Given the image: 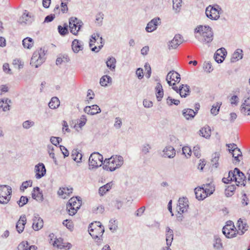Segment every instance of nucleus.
I'll use <instances>...</instances> for the list:
<instances>
[{"mask_svg":"<svg viewBox=\"0 0 250 250\" xmlns=\"http://www.w3.org/2000/svg\"><path fill=\"white\" fill-rule=\"evenodd\" d=\"M124 163L123 157L120 155H113L105 159L103 163V168L107 171H113L120 167Z\"/></svg>","mask_w":250,"mask_h":250,"instance_id":"obj_1","label":"nucleus"},{"mask_svg":"<svg viewBox=\"0 0 250 250\" xmlns=\"http://www.w3.org/2000/svg\"><path fill=\"white\" fill-rule=\"evenodd\" d=\"M195 32L200 34V40L203 43H209L213 40V33L211 28L208 26L200 25L195 28Z\"/></svg>","mask_w":250,"mask_h":250,"instance_id":"obj_2","label":"nucleus"},{"mask_svg":"<svg viewBox=\"0 0 250 250\" xmlns=\"http://www.w3.org/2000/svg\"><path fill=\"white\" fill-rule=\"evenodd\" d=\"M88 232L93 239H99L104 232V229L100 222H95L89 225Z\"/></svg>","mask_w":250,"mask_h":250,"instance_id":"obj_3","label":"nucleus"},{"mask_svg":"<svg viewBox=\"0 0 250 250\" xmlns=\"http://www.w3.org/2000/svg\"><path fill=\"white\" fill-rule=\"evenodd\" d=\"M80 198L77 197H72L69 200L66 204V210L70 215H75L80 208L82 204V201Z\"/></svg>","mask_w":250,"mask_h":250,"instance_id":"obj_4","label":"nucleus"},{"mask_svg":"<svg viewBox=\"0 0 250 250\" xmlns=\"http://www.w3.org/2000/svg\"><path fill=\"white\" fill-rule=\"evenodd\" d=\"M44 50L40 48L35 51L32 55L30 61V64L35 68L38 67L41 65L45 60Z\"/></svg>","mask_w":250,"mask_h":250,"instance_id":"obj_5","label":"nucleus"},{"mask_svg":"<svg viewBox=\"0 0 250 250\" xmlns=\"http://www.w3.org/2000/svg\"><path fill=\"white\" fill-rule=\"evenodd\" d=\"M103 156L98 152L92 153L89 158V168H96L103 165Z\"/></svg>","mask_w":250,"mask_h":250,"instance_id":"obj_6","label":"nucleus"},{"mask_svg":"<svg viewBox=\"0 0 250 250\" xmlns=\"http://www.w3.org/2000/svg\"><path fill=\"white\" fill-rule=\"evenodd\" d=\"M12 188L6 185L0 186V203L6 204L9 202L11 198Z\"/></svg>","mask_w":250,"mask_h":250,"instance_id":"obj_7","label":"nucleus"},{"mask_svg":"<svg viewBox=\"0 0 250 250\" xmlns=\"http://www.w3.org/2000/svg\"><path fill=\"white\" fill-rule=\"evenodd\" d=\"M70 32L74 35H77L83 23L77 18L71 17L69 21Z\"/></svg>","mask_w":250,"mask_h":250,"instance_id":"obj_8","label":"nucleus"},{"mask_svg":"<svg viewBox=\"0 0 250 250\" xmlns=\"http://www.w3.org/2000/svg\"><path fill=\"white\" fill-rule=\"evenodd\" d=\"M218 9H221L218 5H216V7L208 6L206 10V16L211 20H217L220 17Z\"/></svg>","mask_w":250,"mask_h":250,"instance_id":"obj_9","label":"nucleus"},{"mask_svg":"<svg viewBox=\"0 0 250 250\" xmlns=\"http://www.w3.org/2000/svg\"><path fill=\"white\" fill-rule=\"evenodd\" d=\"M188 200L186 198H180L178 200V203L176 207V210L178 212L184 213L188 210Z\"/></svg>","mask_w":250,"mask_h":250,"instance_id":"obj_10","label":"nucleus"},{"mask_svg":"<svg viewBox=\"0 0 250 250\" xmlns=\"http://www.w3.org/2000/svg\"><path fill=\"white\" fill-rule=\"evenodd\" d=\"M180 75L179 73L175 71H170L167 75L166 77V81H167L169 85H172L171 81H174V83H179L180 81Z\"/></svg>","mask_w":250,"mask_h":250,"instance_id":"obj_11","label":"nucleus"},{"mask_svg":"<svg viewBox=\"0 0 250 250\" xmlns=\"http://www.w3.org/2000/svg\"><path fill=\"white\" fill-rule=\"evenodd\" d=\"M43 226V221L38 214H35L33 218L32 228L35 231L41 229Z\"/></svg>","mask_w":250,"mask_h":250,"instance_id":"obj_12","label":"nucleus"},{"mask_svg":"<svg viewBox=\"0 0 250 250\" xmlns=\"http://www.w3.org/2000/svg\"><path fill=\"white\" fill-rule=\"evenodd\" d=\"M234 225H226L222 229L223 234L228 238L235 236L236 230Z\"/></svg>","mask_w":250,"mask_h":250,"instance_id":"obj_13","label":"nucleus"},{"mask_svg":"<svg viewBox=\"0 0 250 250\" xmlns=\"http://www.w3.org/2000/svg\"><path fill=\"white\" fill-rule=\"evenodd\" d=\"M226 54L227 51L224 48L222 47L218 49L215 52L214 56L215 61L218 63H221L223 62Z\"/></svg>","mask_w":250,"mask_h":250,"instance_id":"obj_14","label":"nucleus"},{"mask_svg":"<svg viewBox=\"0 0 250 250\" xmlns=\"http://www.w3.org/2000/svg\"><path fill=\"white\" fill-rule=\"evenodd\" d=\"M235 171L236 172V179L234 181L237 183V185H239L245 186L246 181L245 180L246 177L244 174L241 172L238 168H235Z\"/></svg>","mask_w":250,"mask_h":250,"instance_id":"obj_15","label":"nucleus"},{"mask_svg":"<svg viewBox=\"0 0 250 250\" xmlns=\"http://www.w3.org/2000/svg\"><path fill=\"white\" fill-rule=\"evenodd\" d=\"M182 42V38L180 35L175 36L172 40L169 42L168 48L173 49L176 48Z\"/></svg>","mask_w":250,"mask_h":250,"instance_id":"obj_16","label":"nucleus"},{"mask_svg":"<svg viewBox=\"0 0 250 250\" xmlns=\"http://www.w3.org/2000/svg\"><path fill=\"white\" fill-rule=\"evenodd\" d=\"M36 178L40 179L43 177L46 173V169L44 165L42 163H39L35 166Z\"/></svg>","mask_w":250,"mask_h":250,"instance_id":"obj_17","label":"nucleus"},{"mask_svg":"<svg viewBox=\"0 0 250 250\" xmlns=\"http://www.w3.org/2000/svg\"><path fill=\"white\" fill-rule=\"evenodd\" d=\"M26 223V217L25 215H22L21 216L19 220H18V222L16 224V229L17 231L21 233L25 227V225Z\"/></svg>","mask_w":250,"mask_h":250,"instance_id":"obj_18","label":"nucleus"},{"mask_svg":"<svg viewBox=\"0 0 250 250\" xmlns=\"http://www.w3.org/2000/svg\"><path fill=\"white\" fill-rule=\"evenodd\" d=\"M53 245L61 249L66 248L67 250H69L72 247V245L70 243L64 242L61 238L57 239L54 241Z\"/></svg>","mask_w":250,"mask_h":250,"instance_id":"obj_19","label":"nucleus"},{"mask_svg":"<svg viewBox=\"0 0 250 250\" xmlns=\"http://www.w3.org/2000/svg\"><path fill=\"white\" fill-rule=\"evenodd\" d=\"M96 36H97L98 37H100L99 34L97 33L96 35L95 34H94L91 36V39H90V42H89V46L91 48V50L92 51H94L95 52H98L100 51V50L103 46V45L102 44L103 38L102 37H100L101 43H102V44L101 45L99 46L98 47H97V46H94V47H92L93 43H95V42L96 40Z\"/></svg>","mask_w":250,"mask_h":250,"instance_id":"obj_20","label":"nucleus"},{"mask_svg":"<svg viewBox=\"0 0 250 250\" xmlns=\"http://www.w3.org/2000/svg\"><path fill=\"white\" fill-rule=\"evenodd\" d=\"M159 18H154L149 21L146 28V30L147 32H151L156 29L158 26V21H160Z\"/></svg>","mask_w":250,"mask_h":250,"instance_id":"obj_21","label":"nucleus"},{"mask_svg":"<svg viewBox=\"0 0 250 250\" xmlns=\"http://www.w3.org/2000/svg\"><path fill=\"white\" fill-rule=\"evenodd\" d=\"M84 111L90 115H95L100 113L101 110L100 108L96 104L91 106H87L84 109Z\"/></svg>","mask_w":250,"mask_h":250,"instance_id":"obj_22","label":"nucleus"},{"mask_svg":"<svg viewBox=\"0 0 250 250\" xmlns=\"http://www.w3.org/2000/svg\"><path fill=\"white\" fill-rule=\"evenodd\" d=\"M237 224L239 229L237 233L239 234L242 235L248 230L249 227L246 221H243L241 219H239L237 221Z\"/></svg>","mask_w":250,"mask_h":250,"instance_id":"obj_23","label":"nucleus"},{"mask_svg":"<svg viewBox=\"0 0 250 250\" xmlns=\"http://www.w3.org/2000/svg\"><path fill=\"white\" fill-rule=\"evenodd\" d=\"M83 42L79 41L78 40L75 39L72 43V49L73 51L77 53L80 51L82 50L83 48Z\"/></svg>","mask_w":250,"mask_h":250,"instance_id":"obj_24","label":"nucleus"},{"mask_svg":"<svg viewBox=\"0 0 250 250\" xmlns=\"http://www.w3.org/2000/svg\"><path fill=\"white\" fill-rule=\"evenodd\" d=\"M164 156L169 158H173L175 157L176 152L173 146H167L163 150Z\"/></svg>","mask_w":250,"mask_h":250,"instance_id":"obj_25","label":"nucleus"},{"mask_svg":"<svg viewBox=\"0 0 250 250\" xmlns=\"http://www.w3.org/2000/svg\"><path fill=\"white\" fill-rule=\"evenodd\" d=\"M32 197L33 199L38 201H42L43 197L42 192L40 191L39 187L34 188L32 193Z\"/></svg>","mask_w":250,"mask_h":250,"instance_id":"obj_26","label":"nucleus"},{"mask_svg":"<svg viewBox=\"0 0 250 250\" xmlns=\"http://www.w3.org/2000/svg\"><path fill=\"white\" fill-rule=\"evenodd\" d=\"M232 146L234 147V150H232L231 152L232 157L234 158L235 161H236V163H238L240 161V158L242 157V152L240 149L237 147L236 144H233Z\"/></svg>","mask_w":250,"mask_h":250,"instance_id":"obj_27","label":"nucleus"},{"mask_svg":"<svg viewBox=\"0 0 250 250\" xmlns=\"http://www.w3.org/2000/svg\"><path fill=\"white\" fill-rule=\"evenodd\" d=\"M182 114L187 120H191L196 115V112L192 109L186 108L183 110Z\"/></svg>","mask_w":250,"mask_h":250,"instance_id":"obj_28","label":"nucleus"},{"mask_svg":"<svg viewBox=\"0 0 250 250\" xmlns=\"http://www.w3.org/2000/svg\"><path fill=\"white\" fill-rule=\"evenodd\" d=\"M166 236L167 247L169 248L173 239V232L168 227L166 228Z\"/></svg>","mask_w":250,"mask_h":250,"instance_id":"obj_29","label":"nucleus"},{"mask_svg":"<svg viewBox=\"0 0 250 250\" xmlns=\"http://www.w3.org/2000/svg\"><path fill=\"white\" fill-rule=\"evenodd\" d=\"M196 198L198 200H203L206 198L208 196L205 192V190L202 188H195L194 189Z\"/></svg>","mask_w":250,"mask_h":250,"instance_id":"obj_30","label":"nucleus"},{"mask_svg":"<svg viewBox=\"0 0 250 250\" xmlns=\"http://www.w3.org/2000/svg\"><path fill=\"white\" fill-rule=\"evenodd\" d=\"M33 19L29 15V13L26 12V11L23 14V15L20 18L19 22L21 23L29 24L32 22Z\"/></svg>","mask_w":250,"mask_h":250,"instance_id":"obj_31","label":"nucleus"},{"mask_svg":"<svg viewBox=\"0 0 250 250\" xmlns=\"http://www.w3.org/2000/svg\"><path fill=\"white\" fill-rule=\"evenodd\" d=\"M179 91L181 97H186L190 92L189 86L187 84H182L179 87Z\"/></svg>","mask_w":250,"mask_h":250,"instance_id":"obj_32","label":"nucleus"},{"mask_svg":"<svg viewBox=\"0 0 250 250\" xmlns=\"http://www.w3.org/2000/svg\"><path fill=\"white\" fill-rule=\"evenodd\" d=\"M11 103V100L9 99H0V108H2L4 111H8L10 110V104Z\"/></svg>","mask_w":250,"mask_h":250,"instance_id":"obj_33","label":"nucleus"},{"mask_svg":"<svg viewBox=\"0 0 250 250\" xmlns=\"http://www.w3.org/2000/svg\"><path fill=\"white\" fill-rule=\"evenodd\" d=\"M199 134L200 136L208 139L211 135V129L209 126L206 125L202 127L199 130Z\"/></svg>","mask_w":250,"mask_h":250,"instance_id":"obj_34","label":"nucleus"},{"mask_svg":"<svg viewBox=\"0 0 250 250\" xmlns=\"http://www.w3.org/2000/svg\"><path fill=\"white\" fill-rule=\"evenodd\" d=\"M116 60L113 57H109L106 61L107 67L111 71H115L116 68Z\"/></svg>","mask_w":250,"mask_h":250,"instance_id":"obj_35","label":"nucleus"},{"mask_svg":"<svg viewBox=\"0 0 250 250\" xmlns=\"http://www.w3.org/2000/svg\"><path fill=\"white\" fill-rule=\"evenodd\" d=\"M156 96L158 101H161L164 96V91L162 84L158 83L155 87Z\"/></svg>","mask_w":250,"mask_h":250,"instance_id":"obj_36","label":"nucleus"},{"mask_svg":"<svg viewBox=\"0 0 250 250\" xmlns=\"http://www.w3.org/2000/svg\"><path fill=\"white\" fill-rule=\"evenodd\" d=\"M243 51L242 49H237L232 54L231 58V62H236L243 58Z\"/></svg>","mask_w":250,"mask_h":250,"instance_id":"obj_37","label":"nucleus"},{"mask_svg":"<svg viewBox=\"0 0 250 250\" xmlns=\"http://www.w3.org/2000/svg\"><path fill=\"white\" fill-rule=\"evenodd\" d=\"M73 188H61L58 191V194L62 196V198H65L66 197L64 195H66L67 196L70 195V194L72 193Z\"/></svg>","mask_w":250,"mask_h":250,"instance_id":"obj_38","label":"nucleus"},{"mask_svg":"<svg viewBox=\"0 0 250 250\" xmlns=\"http://www.w3.org/2000/svg\"><path fill=\"white\" fill-rule=\"evenodd\" d=\"M19 250H37V247L35 246H29L27 242H22L18 246Z\"/></svg>","mask_w":250,"mask_h":250,"instance_id":"obj_39","label":"nucleus"},{"mask_svg":"<svg viewBox=\"0 0 250 250\" xmlns=\"http://www.w3.org/2000/svg\"><path fill=\"white\" fill-rule=\"evenodd\" d=\"M241 112L245 115H250V104L245 100L241 106Z\"/></svg>","mask_w":250,"mask_h":250,"instance_id":"obj_40","label":"nucleus"},{"mask_svg":"<svg viewBox=\"0 0 250 250\" xmlns=\"http://www.w3.org/2000/svg\"><path fill=\"white\" fill-rule=\"evenodd\" d=\"M112 185V183L110 182L100 187L99 189V194L101 196H103L104 194L106 193V192L108 191L111 189Z\"/></svg>","mask_w":250,"mask_h":250,"instance_id":"obj_41","label":"nucleus"},{"mask_svg":"<svg viewBox=\"0 0 250 250\" xmlns=\"http://www.w3.org/2000/svg\"><path fill=\"white\" fill-rule=\"evenodd\" d=\"M60 104L59 99L56 97H54L51 99L48 104V106L51 109H56L59 106Z\"/></svg>","mask_w":250,"mask_h":250,"instance_id":"obj_42","label":"nucleus"},{"mask_svg":"<svg viewBox=\"0 0 250 250\" xmlns=\"http://www.w3.org/2000/svg\"><path fill=\"white\" fill-rule=\"evenodd\" d=\"M112 83V78L108 75L103 76L100 79V83L103 86H107L108 83Z\"/></svg>","mask_w":250,"mask_h":250,"instance_id":"obj_43","label":"nucleus"},{"mask_svg":"<svg viewBox=\"0 0 250 250\" xmlns=\"http://www.w3.org/2000/svg\"><path fill=\"white\" fill-rule=\"evenodd\" d=\"M72 159L77 163L81 161L82 158V154L78 149H74L72 151Z\"/></svg>","mask_w":250,"mask_h":250,"instance_id":"obj_44","label":"nucleus"},{"mask_svg":"<svg viewBox=\"0 0 250 250\" xmlns=\"http://www.w3.org/2000/svg\"><path fill=\"white\" fill-rule=\"evenodd\" d=\"M223 247L221 240L217 235L214 237L213 248L216 250H220Z\"/></svg>","mask_w":250,"mask_h":250,"instance_id":"obj_45","label":"nucleus"},{"mask_svg":"<svg viewBox=\"0 0 250 250\" xmlns=\"http://www.w3.org/2000/svg\"><path fill=\"white\" fill-rule=\"evenodd\" d=\"M34 41L31 38L27 37L22 41V45L24 48L30 49L33 45Z\"/></svg>","mask_w":250,"mask_h":250,"instance_id":"obj_46","label":"nucleus"},{"mask_svg":"<svg viewBox=\"0 0 250 250\" xmlns=\"http://www.w3.org/2000/svg\"><path fill=\"white\" fill-rule=\"evenodd\" d=\"M203 186L202 188L205 190V192L207 194L208 196L212 194L215 190L214 187L210 184L203 185Z\"/></svg>","mask_w":250,"mask_h":250,"instance_id":"obj_47","label":"nucleus"},{"mask_svg":"<svg viewBox=\"0 0 250 250\" xmlns=\"http://www.w3.org/2000/svg\"><path fill=\"white\" fill-rule=\"evenodd\" d=\"M235 189L236 187L234 185L228 186V187L226 188L225 191L226 196L227 197L231 196L233 194Z\"/></svg>","mask_w":250,"mask_h":250,"instance_id":"obj_48","label":"nucleus"},{"mask_svg":"<svg viewBox=\"0 0 250 250\" xmlns=\"http://www.w3.org/2000/svg\"><path fill=\"white\" fill-rule=\"evenodd\" d=\"M69 61V59L67 55H61L57 58L56 60V64H61L62 62H67Z\"/></svg>","mask_w":250,"mask_h":250,"instance_id":"obj_49","label":"nucleus"},{"mask_svg":"<svg viewBox=\"0 0 250 250\" xmlns=\"http://www.w3.org/2000/svg\"><path fill=\"white\" fill-rule=\"evenodd\" d=\"M173 8L176 13L180 11V8L181 6L182 0H173Z\"/></svg>","mask_w":250,"mask_h":250,"instance_id":"obj_50","label":"nucleus"},{"mask_svg":"<svg viewBox=\"0 0 250 250\" xmlns=\"http://www.w3.org/2000/svg\"><path fill=\"white\" fill-rule=\"evenodd\" d=\"M221 104L217 103L216 104H213L210 109V113L213 115H216L219 111L220 105Z\"/></svg>","mask_w":250,"mask_h":250,"instance_id":"obj_51","label":"nucleus"},{"mask_svg":"<svg viewBox=\"0 0 250 250\" xmlns=\"http://www.w3.org/2000/svg\"><path fill=\"white\" fill-rule=\"evenodd\" d=\"M219 154L215 153L212 155V158L211 159V164L213 166L215 167H217L218 166V161L219 160Z\"/></svg>","mask_w":250,"mask_h":250,"instance_id":"obj_52","label":"nucleus"},{"mask_svg":"<svg viewBox=\"0 0 250 250\" xmlns=\"http://www.w3.org/2000/svg\"><path fill=\"white\" fill-rule=\"evenodd\" d=\"M180 103V101L178 100L172 99L171 97L168 96L167 99V104L168 105H172L173 104L178 105Z\"/></svg>","mask_w":250,"mask_h":250,"instance_id":"obj_53","label":"nucleus"},{"mask_svg":"<svg viewBox=\"0 0 250 250\" xmlns=\"http://www.w3.org/2000/svg\"><path fill=\"white\" fill-rule=\"evenodd\" d=\"M104 14L102 12L98 13L96 16V23L99 26H101L102 24Z\"/></svg>","mask_w":250,"mask_h":250,"instance_id":"obj_54","label":"nucleus"},{"mask_svg":"<svg viewBox=\"0 0 250 250\" xmlns=\"http://www.w3.org/2000/svg\"><path fill=\"white\" fill-rule=\"evenodd\" d=\"M23 128L28 129L35 125V123L31 120H27L22 123Z\"/></svg>","mask_w":250,"mask_h":250,"instance_id":"obj_55","label":"nucleus"},{"mask_svg":"<svg viewBox=\"0 0 250 250\" xmlns=\"http://www.w3.org/2000/svg\"><path fill=\"white\" fill-rule=\"evenodd\" d=\"M48 152L49 153V156L52 158L54 162L56 163L57 160L56 158L55 157V154L53 152L54 151V147L51 145L48 146Z\"/></svg>","mask_w":250,"mask_h":250,"instance_id":"obj_56","label":"nucleus"},{"mask_svg":"<svg viewBox=\"0 0 250 250\" xmlns=\"http://www.w3.org/2000/svg\"><path fill=\"white\" fill-rule=\"evenodd\" d=\"M104 208L102 205L94 207L93 208V209H92L93 212L96 214L102 213L104 211Z\"/></svg>","mask_w":250,"mask_h":250,"instance_id":"obj_57","label":"nucleus"},{"mask_svg":"<svg viewBox=\"0 0 250 250\" xmlns=\"http://www.w3.org/2000/svg\"><path fill=\"white\" fill-rule=\"evenodd\" d=\"M203 68L205 71L208 73H210L213 70L211 64L209 62H205L204 63Z\"/></svg>","mask_w":250,"mask_h":250,"instance_id":"obj_58","label":"nucleus"},{"mask_svg":"<svg viewBox=\"0 0 250 250\" xmlns=\"http://www.w3.org/2000/svg\"><path fill=\"white\" fill-rule=\"evenodd\" d=\"M32 185V181L31 180L23 182L22 183L20 189H21V190H24L25 189L27 188L28 187H31Z\"/></svg>","mask_w":250,"mask_h":250,"instance_id":"obj_59","label":"nucleus"},{"mask_svg":"<svg viewBox=\"0 0 250 250\" xmlns=\"http://www.w3.org/2000/svg\"><path fill=\"white\" fill-rule=\"evenodd\" d=\"M28 201V199L27 197L22 196L20 200L18 201V204L20 207H21L25 205L27 203Z\"/></svg>","mask_w":250,"mask_h":250,"instance_id":"obj_60","label":"nucleus"},{"mask_svg":"<svg viewBox=\"0 0 250 250\" xmlns=\"http://www.w3.org/2000/svg\"><path fill=\"white\" fill-rule=\"evenodd\" d=\"M151 148L150 145L148 144H145L143 145L142 148V151L144 154H146L149 152V150Z\"/></svg>","mask_w":250,"mask_h":250,"instance_id":"obj_61","label":"nucleus"},{"mask_svg":"<svg viewBox=\"0 0 250 250\" xmlns=\"http://www.w3.org/2000/svg\"><path fill=\"white\" fill-rule=\"evenodd\" d=\"M59 33L62 36L65 35L68 33V30L67 26L62 27L61 25H59L58 27Z\"/></svg>","mask_w":250,"mask_h":250,"instance_id":"obj_62","label":"nucleus"},{"mask_svg":"<svg viewBox=\"0 0 250 250\" xmlns=\"http://www.w3.org/2000/svg\"><path fill=\"white\" fill-rule=\"evenodd\" d=\"M236 172L235 171V169L234 170L232 171H229L228 174V178L231 181H233L235 180H236Z\"/></svg>","mask_w":250,"mask_h":250,"instance_id":"obj_63","label":"nucleus"},{"mask_svg":"<svg viewBox=\"0 0 250 250\" xmlns=\"http://www.w3.org/2000/svg\"><path fill=\"white\" fill-rule=\"evenodd\" d=\"M87 121L86 117L85 115H82L80 119L79 126L80 128L83 126Z\"/></svg>","mask_w":250,"mask_h":250,"instance_id":"obj_64","label":"nucleus"}]
</instances>
